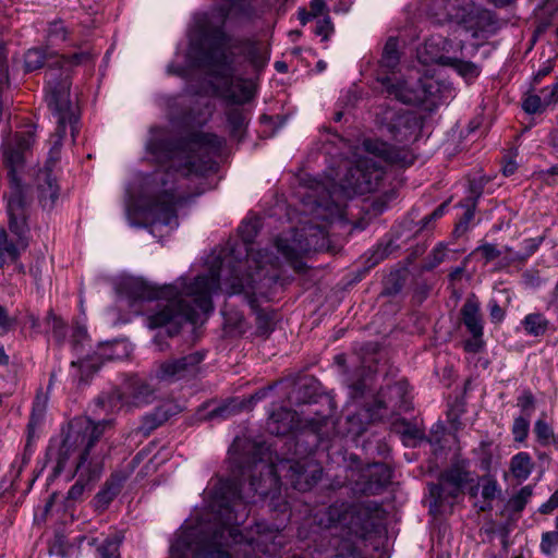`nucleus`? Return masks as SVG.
<instances>
[{
    "instance_id": "de8ad7c7",
    "label": "nucleus",
    "mask_w": 558,
    "mask_h": 558,
    "mask_svg": "<svg viewBox=\"0 0 558 558\" xmlns=\"http://www.w3.org/2000/svg\"><path fill=\"white\" fill-rule=\"evenodd\" d=\"M532 494H533V489L530 485L522 487L515 495H513L508 500L509 509L514 512H521L525 508Z\"/></svg>"
},
{
    "instance_id": "0e129e2a",
    "label": "nucleus",
    "mask_w": 558,
    "mask_h": 558,
    "mask_svg": "<svg viewBox=\"0 0 558 558\" xmlns=\"http://www.w3.org/2000/svg\"><path fill=\"white\" fill-rule=\"evenodd\" d=\"M332 32H333V25H332L329 16H326V17L317 21L316 27L314 31V33L317 36H322L324 40H327Z\"/></svg>"
},
{
    "instance_id": "bf43d9fd",
    "label": "nucleus",
    "mask_w": 558,
    "mask_h": 558,
    "mask_svg": "<svg viewBox=\"0 0 558 558\" xmlns=\"http://www.w3.org/2000/svg\"><path fill=\"white\" fill-rule=\"evenodd\" d=\"M535 398L530 389H525L518 397V407L521 409V412L524 416L530 417L532 412L535 409Z\"/></svg>"
},
{
    "instance_id": "f704fd0d",
    "label": "nucleus",
    "mask_w": 558,
    "mask_h": 558,
    "mask_svg": "<svg viewBox=\"0 0 558 558\" xmlns=\"http://www.w3.org/2000/svg\"><path fill=\"white\" fill-rule=\"evenodd\" d=\"M542 243V238L539 239H526L523 241V251L522 252H513L510 247L506 246L505 251L508 253V256L504 257L502 266H509L517 262H524L530 256H532L538 248Z\"/></svg>"
},
{
    "instance_id": "393cba45",
    "label": "nucleus",
    "mask_w": 558,
    "mask_h": 558,
    "mask_svg": "<svg viewBox=\"0 0 558 558\" xmlns=\"http://www.w3.org/2000/svg\"><path fill=\"white\" fill-rule=\"evenodd\" d=\"M173 414L169 404H161L156 407L150 413L143 416L141 425L137 427V433L142 436H149L151 432L167 422Z\"/></svg>"
},
{
    "instance_id": "a211bd4d",
    "label": "nucleus",
    "mask_w": 558,
    "mask_h": 558,
    "mask_svg": "<svg viewBox=\"0 0 558 558\" xmlns=\"http://www.w3.org/2000/svg\"><path fill=\"white\" fill-rule=\"evenodd\" d=\"M128 475L123 471H116L106 480L100 490L93 498V507L98 512H104L120 494Z\"/></svg>"
},
{
    "instance_id": "e433bc0d",
    "label": "nucleus",
    "mask_w": 558,
    "mask_h": 558,
    "mask_svg": "<svg viewBox=\"0 0 558 558\" xmlns=\"http://www.w3.org/2000/svg\"><path fill=\"white\" fill-rule=\"evenodd\" d=\"M227 121L231 136L241 141L248 123L247 114L243 109L232 108L227 112Z\"/></svg>"
},
{
    "instance_id": "bb28decb",
    "label": "nucleus",
    "mask_w": 558,
    "mask_h": 558,
    "mask_svg": "<svg viewBox=\"0 0 558 558\" xmlns=\"http://www.w3.org/2000/svg\"><path fill=\"white\" fill-rule=\"evenodd\" d=\"M441 481L462 493L465 485L473 482L470 471L466 470L464 463H453L450 468L439 474Z\"/></svg>"
},
{
    "instance_id": "7c9ffc66",
    "label": "nucleus",
    "mask_w": 558,
    "mask_h": 558,
    "mask_svg": "<svg viewBox=\"0 0 558 558\" xmlns=\"http://www.w3.org/2000/svg\"><path fill=\"white\" fill-rule=\"evenodd\" d=\"M521 326L527 336L539 338L550 329L551 323L544 314L534 312L524 316L521 320Z\"/></svg>"
},
{
    "instance_id": "79ce46f5",
    "label": "nucleus",
    "mask_w": 558,
    "mask_h": 558,
    "mask_svg": "<svg viewBox=\"0 0 558 558\" xmlns=\"http://www.w3.org/2000/svg\"><path fill=\"white\" fill-rule=\"evenodd\" d=\"M46 324L51 328L52 337L58 344H62L66 336V324L57 316L52 310L47 313Z\"/></svg>"
},
{
    "instance_id": "4468645a",
    "label": "nucleus",
    "mask_w": 558,
    "mask_h": 558,
    "mask_svg": "<svg viewBox=\"0 0 558 558\" xmlns=\"http://www.w3.org/2000/svg\"><path fill=\"white\" fill-rule=\"evenodd\" d=\"M34 143V135L31 131L16 133L12 141L3 144L2 161L8 169L10 185L22 184L17 178L16 170L23 166L24 153Z\"/></svg>"
},
{
    "instance_id": "c03bdc74",
    "label": "nucleus",
    "mask_w": 558,
    "mask_h": 558,
    "mask_svg": "<svg viewBox=\"0 0 558 558\" xmlns=\"http://www.w3.org/2000/svg\"><path fill=\"white\" fill-rule=\"evenodd\" d=\"M253 96V88L245 84V82L241 81L230 88L228 98L233 104H244L250 101Z\"/></svg>"
},
{
    "instance_id": "052dcab7",
    "label": "nucleus",
    "mask_w": 558,
    "mask_h": 558,
    "mask_svg": "<svg viewBox=\"0 0 558 558\" xmlns=\"http://www.w3.org/2000/svg\"><path fill=\"white\" fill-rule=\"evenodd\" d=\"M447 256V248L444 244H438L428 255V263L425 266L426 270H432L445 262Z\"/></svg>"
},
{
    "instance_id": "6e6552de",
    "label": "nucleus",
    "mask_w": 558,
    "mask_h": 558,
    "mask_svg": "<svg viewBox=\"0 0 558 558\" xmlns=\"http://www.w3.org/2000/svg\"><path fill=\"white\" fill-rule=\"evenodd\" d=\"M377 80L390 97L403 104L423 106L427 110L437 106L441 89L434 77L424 76L415 83L395 81L388 75L378 76Z\"/></svg>"
},
{
    "instance_id": "0eeeda50",
    "label": "nucleus",
    "mask_w": 558,
    "mask_h": 558,
    "mask_svg": "<svg viewBox=\"0 0 558 558\" xmlns=\"http://www.w3.org/2000/svg\"><path fill=\"white\" fill-rule=\"evenodd\" d=\"M256 268L262 270L260 266H256ZM260 281V271H256L254 275H243L236 268H232L230 277L225 281V286L228 295L243 294L244 300L256 316V336L268 338L275 330L276 312L269 307L263 308L259 306L257 295L263 294Z\"/></svg>"
},
{
    "instance_id": "9b49d317",
    "label": "nucleus",
    "mask_w": 558,
    "mask_h": 558,
    "mask_svg": "<svg viewBox=\"0 0 558 558\" xmlns=\"http://www.w3.org/2000/svg\"><path fill=\"white\" fill-rule=\"evenodd\" d=\"M48 107L57 118V123L69 124L73 140L78 133V114L70 100V82L68 78L57 81L56 74L50 73L48 78Z\"/></svg>"
},
{
    "instance_id": "1a4fd4ad",
    "label": "nucleus",
    "mask_w": 558,
    "mask_h": 558,
    "mask_svg": "<svg viewBox=\"0 0 558 558\" xmlns=\"http://www.w3.org/2000/svg\"><path fill=\"white\" fill-rule=\"evenodd\" d=\"M343 460L345 469L351 472V475H347V478L354 494L378 495L391 482L392 471L385 463L376 462L362 468L360 458L354 453H350L348 457L344 456Z\"/></svg>"
},
{
    "instance_id": "69168bd1",
    "label": "nucleus",
    "mask_w": 558,
    "mask_h": 558,
    "mask_svg": "<svg viewBox=\"0 0 558 558\" xmlns=\"http://www.w3.org/2000/svg\"><path fill=\"white\" fill-rule=\"evenodd\" d=\"M396 247L397 245L392 241H389L386 245L379 244L372 256L374 258V264H377L378 262L386 258Z\"/></svg>"
},
{
    "instance_id": "7ed1b4c3",
    "label": "nucleus",
    "mask_w": 558,
    "mask_h": 558,
    "mask_svg": "<svg viewBox=\"0 0 558 558\" xmlns=\"http://www.w3.org/2000/svg\"><path fill=\"white\" fill-rule=\"evenodd\" d=\"M225 141L216 134L193 132L185 137L153 136L146 145L147 151L161 165L167 167L165 172L156 171L154 180L159 182L162 190L151 196L147 203V211L153 222L165 226H178L175 206L180 201L172 186L174 173L182 177L202 175L203 165L196 159V150L208 148L219 151Z\"/></svg>"
},
{
    "instance_id": "473e14b6",
    "label": "nucleus",
    "mask_w": 558,
    "mask_h": 558,
    "mask_svg": "<svg viewBox=\"0 0 558 558\" xmlns=\"http://www.w3.org/2000/svg\"><path fill=\"white\" fill-rule=\"evenodd\" d=\"M534 469V462L531 456L525 451H520L510 460V471L513 477L522 482L527 480Z\"/></svg>"
},
{
    "instance_id": "338daca9",
    "label": "nucleus",
    "mask_w": 558,
    "mask_h": 558,
    "mask_svg": "<svg viewBox=\"0 0 558 558\" xmlns=\"http://www.w3.org/2000/svg\"><path fill=\"white\" fill-rule=\"evenodd\" d=\"M225 1L227 2V4L221 5L219 9L223 16H228L235 10L242 11L244 2H245V0H225Z\"/></svg>"
},
{
    "instance_id": "4be33fe9",
    "label": "nucleus",
    "mask_w": 558,
    "mask_h": 558,
    "mask_svg": "<svg viewBox=\"0 0 558 558\" xmlns=\"http://www.w3.org/2000/svg\"><path fill=\"white\" fill-rule=\"evenodd\" d=\"M365 146L368 151L377 155L378 157H380L381 159L391 165L408 167L413 162V158L403 148H399L384 142L372 141H367L365 143Z\"/></svg>"
},
{
    "instance_id": "cd10ccee",
    "label": "nucleus",
    "mask_w": 558,
    "mask_h": 558,
    "mask_svg": "<svg viewBox=\"0 0 558 558\" xmlns=\"http://www.w3.org/2000/svg\"><path fill=\"white\" fill-rule=\"evenodd\" d=\"M478 485H481V495L483 501L478 506L480 512H487L493 510V501L500 495L501 489L498 485L497 480L486 474L478 478Z\"/></svg>"
},
{
    "instance_id": "c85d7f7f",
    "label": "nucleus",
    "mask_w": 558,
    "mask_h": 558,
    "mask_svg": "<svg viewBox=\"0 0 558 558\" xmlns=\"http://www.w3.org/2000/svg\"><path fill=\"white\" fill-rule=\"evenodd\" d=\"M105 360H111V355L109 354H100L95 352L93 355H87L86 357L72 361L71 366L78 367L81 373L80 381L87 384L89 377H92L104 364Z\"/></svg>"
},
{
    "instance_id": "5fc2aeb1",
    "label": "nucleus",
    "mask_w": 558,
    "mask_h": 558,
    "mask_svg": "<svg viewBox=\"0 0 558 558\" xmlns=\"http://www.w3.org/2000/svg\"><path fill=\"white\" fill-rule=\"evenodd\" d=\"M69 32L62 21H53L48 27V39L51 44L63 43L68 39Z\"/></svg>"
},
{
    "instance_id": "37998d69",
    "label": "nucleus",
    "mask_w": 558,
    "mask_h": 558,
    "mask_svg": "<svg viewBox=\"0 0 558 558\" xmlns=\"http://www.w3.org/2000/svg\"><path fill=\"white\" fill-rule=\"evenodd\" d=\"M5 255L12 260H16L20 256V251L16 244L9 241L7 231L0 228V267L5 263Z\"/></svg>"
},
{
    "instance_id": "a18cd8bd",
    "label": "nucleus",
    "mask_w": 558,
    "mask_h": 558,
    "mask_svg": "<svg viewBox=\"0 0 558 558\" xmlns=\"http://www.w3.org/2000/svg\"><path fill=\"white\" fill-rule=\"evenodd\" d=\"M87 488L90 489V486L86 485L85 475L80 474L77 481L68 490L65 497V508H70L75 502L82 500L83 495Z\"/></svg>"
},
{
    "instance_id": "58836bf2",
    "label": "nucleus",
    "mask_w": 558,
    "mask_h": 558,
    "mask_svg": "<svg viewBox=\"0 0 558 558\" xmlns=\"http://www.w3.org/2000/svg\"><path fill=\"white\" fill-rule=\"evenodd\" d=\"M122 532L116 531L108 535L102 544L98 547L101 558H120V546L123 542Z\"/></svg>"
},
{
    "instance_id": "f03ea898",
    "label": "nucleus",
    "mask_w": 558,
    "mask_h": 558,
    "mask_svg": "<svg viewBox=\"0 0 558 558\" xmlns=\"http://www.w3.org/2000/svg\"><path fill=\"white\" fill-rule=\"evenodd\" d=\"M220 288V272L211 268L207 274L189 281L181 277L173 284L151 286L141 279H130L121 289L131 305L137 301L157 300L156 310L148 316V326H171L169 335L178 332L184 323L195 324L201 315L214 310L211 296Z\"/></svg>"
},
{
    "instance_id": "2eb2a0df",
    "label": "nucleus",
    "mask_w": 558,
    "mask_h": 558,
    "mask_svg": "<svg viewBox=\"0 0 558 558\" xmlns=\"http://www.w3.org/2000/svg\"><path fill=\"white\" fill-rule=\"evenodd\" d=\"M204 360L202 352H191L184 356L169 359L162 362L157 371V377L160 380L177 381L194 375Z\"/></svg>"
},
{
    "instance_id": "c756f323",
    "label": "nucleus",
    "mask_w": 558,
    "mask_h": 558,
    "mask_svg": "<svg viewBox=\"0 0 558 558\" xmlns=\"http://www.w3.org/2000/svg\"><path fill=\"white\" fill-rule=\"evenodd\" d=\"M434 60L440 65L452 68L462 77L466 80L475 78L481 73L480 66L471 61H464L462 59L452 58L444 54L435 58Z\"/></svg>"
},
{
    "instance_id": "680f3d73",
    "label": "nucleus",
    "mask_w": 558,
    "mask_h": 558,
    "mask_svg": "<svg viewBox=\"0 0 558 558\" xmlns=\"http://www.w3.org/2000/svg\"><path fill=\"white\" fill-rule=\"evenodd\" d=\"M258 233L257 222L254 220L243 221L239 227V234L243 242L252 243Z\"/></svg>"
},
{
    "instance_id": "4d7b16f0",
    "label": "nucleus",
    "mask_w": 558,
    "mask_h": 558,
    "mask_svg": "<svg viewBox=\"0 0 558 558\" xmlns=\"http://www.w3.org/2000/svg\"><path fill=\"white\" fill-rule=\"evenodd\" d=\"M534 433L542 445H548L551 439L555 440L553 428L544 420H537L535 422Z\"/></svg>"
},
{
    "instance_id": "09e8293b",
    "label": "nucleus",
    "mask_w": 558,
    "mask_h": 558,
    "mask_svg": "<svg viewBox=\"0 0 558 558\" xmlns=\"http://www.w3.org/2000/svg\"><path fill=\"white\" fill-rule=\"evenodd\" d=\"M447 15L452 19H464L469 11L470 0H444Z\"/></svg>"
},
{
    "instance_id": "dca6fc26",
    "label": "nucleus",
    "mask_w": 558,
    "mask_h": 558,
    "mask_svg": "<svg viewBox=\"0 0 558 558\" xmlns=\"http://www.w3.org/2000/svg\"><path fill=\"white\" fill-rule=\"evenodd\" d=\"M121 387L124 393V404H126L128 410L151 404L157 398L156 389L136 375L128 377L121 384Z\"/></svg>"
},
{
    "instance_id": "5701e85b",
    "label": "nucleus",
    "mask_w": 558,
    "mask_h": 558,
    "mask_svg": "<svg viewBox=\"0 0 558 558\" xmlns=\"http://www.w3.org/2000/svg\"><path fill=\"white\" fill-rule=\"evenodd\" d=\"M256 537H252L250 544L264 554H274L281 542H276L280 536V527L266 522L255 523Z\"/></svg>"
},
{
    "instance_id": "4c0bfd02",
    "label": "nucleus",
    "mask_w": 558,
    "mask_h": 558,
    "mask_svg": "<svg viewBox=\"0 0 558 558\" xmlns=\"http://www.w3.org/2000/svg\"><path fill=\"white\" fill-rule=\"evenodd\" d=\"M399 40L396 37H390L385 44L380 68L386 69L389 72H393L400 63V53L398 50Z\"/></svg>"
},
{
    "instance_id": "39448f33",
    "label": "nucleus",
    "mask_w": 558,
    "mask_h": 558,
    "mask_svg": "<svg viewBox=\"0 0 558 558\" xmlns=\"http://www.w3.org/2000/svg\"><path fill=\"white\" fill-rule=\"evenodd\" d=\"M213 510L220 524L211 532L190 530L182 533L170 547L171 558H232L227 547L241 542L240 524H228L223 512Z\"/></svg>"
},
{
    "instance_id": "6ab92c4d",
    "label": "nucleus",
    "mask_w": 558,
    "mask_h": 558,
    "mask_svg": "<svg viewBox=\"0 0 558 558\" xmlns=\"http://www.w3.org/2000/svg\"><path fill=\"white\" fill-rule=\"evenodd\" d=\"M429 512L433 514L442 513L446 507H451L461 494L447 483L438 478V483L428 484Z\"/></svg>"
},
{
    "instance_id": "8fccbe9b",
    "label": "nucleus",
    "mask_w": 558,
    "mask_h": 558,
    "mask_svg": "<svg viewBox=\"0 0 558 558\" xmlns=\"http://www.w3.org/2000/svg\"><path fill=\"white\" fill-rule=\"evenodd\" d=\"M549 104L546 102V97L542 99L538 95L529 94L522 101V109L529 114L543 112Z\"/></svg>"
},
{
    "instance_id": "6e6d98bb",
    "label": "nucleus",
    "mask_w": 558,
    "mask_h": 558,
    "mask_svg": "<svg viewBox=\"0 0 558 558\" xmlns=\"http://www.w3.org/2000/svg\"><path fill=\"white\" fill-rule=\"evenodd\" d=\"M90 58L92 57L88 52H83V51L75 52L70 56L56 53V64L59 68H63L65 64L77 65V64H82L84 62L89 61Z\"/></svg>"
},
{
    "instance_id": "f3484780",
    "label": "nucleus",
    "mask_w": 558,
    "mask_h": 558,
    "mask_svg": "<svg viewBox=\"0 0 558 558\" xmlns=\"http://www.w3.org/2000/svg\"><path fill=\"white\" fill-rule=\"evenodd\" d=\"M227 43L226 34L217 31L207 48H201L195 57V62L199 68L217 72L228 64V57L225 50Z\"/></svg>"
},
{
    "instance_id": "603ef678",
    "label": "nucleus",
    "mask_w": 558,
    "mask_h": 558,
    "mask_svg": "<svg viewBox=\"0 0 558 558\" xmlns=\"http://www.w3.org/2000/svg\"><path fill=\"white\" fill-rule=\"evenodd\" d=\"M332 558H365L362 551L350 539H343L338 545Z\"/></svg>"
},
{
    "instance_id": "49530a36",
    "label": "nucleus",
    "mask_w": 558,
    "mask_h": 558,
    "mask_svg": "<svg viewBox=\"0 0 558 558\" xmlns=\"http://www.w3.org/2000/svg\"><path fill=\"white\" fill-rule=\"evenodd\" d=\"M69 124H59L57 123V128L51 135L50 142L51 147L49 151V160L57 161L60 158V150L62 147L63 138L66 134V126Z\"/></svg>"
},
{
    "instance_id": "e2e57ef3",
    "label": "nucleus",
    "mask_w": 558,
    "mask_h": 558,
    "mask_svg": "<svg viewBox=\"0 0 558 558\" xmlns=\"http://www.w3.org/2000/svg\"><path fill=\"white\" fill-rule=\"evenodd\" d=\"M476 253H480L486 263H489L501 256L502 252L497 248L495 244L485 243L480 245L476 250Z\"/></svg>"
},
{
    "instance_id": "3c124183",
    "label": "nucleus",
    "mask_w": 558,
    "mask_h": 558,
    "mask_svg": "<svg viewBox=\"0 0 558 558\" xmlns=\"http://www.w3.org/2000/svg\"><path fill=\"white\" fill-rule=\"evenodd\" d=\"M558 548V517L556 518V530L545 532L542 535L541 550L547 556H553Z\"/></svg>"
},
{
    "instance_id": "20e7f679",
    "label": "nucleus",
    "mask_w": 558,
    "mask_h": 558,
    "mask_svg": "<svg viewBox=\"0 0 558 558\" xmlns=\"http://www.w3.org/2000/svg\"><path fill=\"white\" fill-rule=\"evenodd\" d=\"M112 418L99 421L87 418L84 425L74 422L70 423L65 429L63 428L60 438L51 439L46 450L47 462L54 463L52 475L54 477L59 476L63 472L72 453L80 448L82 450L78 457L77 468L82 469L97 444L104 437L105 433L112 428Z\"/></svg>"
},
{
    "instance_id": "aec40b11",
    "label": "nucleus",
    "mask_w": 558,
    "mask_h": 558,
    "mask_svg": "<svg viewBox=\"0 0 558 558\" xmlns=\"http://www.w3.org/2000/svg\"><path fill=\"white\" fill-rule=\"evenodd\" d=\"M123 395L121 385L100 392L93 401L92 413L99 416L101 414H114L122 409H126Z\"/></svg>"
},
{
    "instance_id": "2f4dec72",
    "label": "nucleus",
    "mask_w": 558,
    "mask_h": 558,
    "mask_svg": "<svg viewBox=\"0 0 558 558\" xmlns=\"http://www.w3.org/2000/svg\"><path fill=\"white\" fill-rule=\"evenodd\" d=\"M293 427V413L284 408L270 414L267 428L271 434L286 435Z\"/></svg>"
},
{
    "instance_id": "a19ab883",
    "label": "nucleus",
    "mask_w": 558,
    "mask_h": 558,
    "mask_svg": "<svg viewBox=\"0 0 558 558\" xmlns=\"http://www.w3.org/2000/svg\"><path fill=\"white\" fill-rule=\"evenodd\" d=\"M304 231L306 240V244L304 246L305 251L317 250L325 245L326 231L324 227L317 225L308 226Z\"/></svg>"
},
{
    "instance_id": "72a5a7b5",
    "label": "nucleus",
    "mask_w": 558,
    "mask_h": 558,
    "mask_svg": "<svg viewBox=\"0 0 558 558\" xmlns=\"http://www.w3.org/2000/svg\"><path fill=\"white\" fill-rule=\"evenodd\" d=\"M243 54L255 71H262L269 60V52L259 43L248 41L243 50Z\"/></svg>"
},
{
    "instance_id": "f257e3e1",
    "label": "nucleus",
    "mask_w": 558,
    "mask_h": 558,
    "mask_svg": "<svg viewBox=\"0 0 558 558\" xmlns=\"http://www.w3.org/2000/svg\"><path fill=\"white\" fill-rule=\"evenodd\" d=\"M247 487L236 480L220 481L214 492L211 508L223 512L228 524H241L248 517L247 506L279 490L282 480L299 492L312 489L322 478L323 469L313 458L281 459L277 463L255 461Z\"/></svg>"
},
{
    "instance_id": "a878e982",
    "label": "nucleus",
    "mask_w": 558,
    "mask_h": 558,
    "mask_svg": "<svg viewBox=\"0 0 558 558\" xmlns=\"http://www.w3.org/2000/svg\"><path fill=\"white\" fill-rule=\"evenodd\" d=\"M56 64V53L48 52L47 49L33 48L27 50L24 57V66L26 72H32L44 66H48L50 73H53Z\"/></svg>"
},
{
    "instance_id": "774afa93",
    "label": "nucleus",
    "mask_w": 558,
    "mask_h": 558,
    "mask_svg": "<svg viewBox=\"0 0 558 558\" xmlns=\"http://www.w3.org/2000/svg\"><path fill=\"white\" fill-rule=\"evenodd\" d=\"M488 307L492 322L500 323L504 320L506 313L496 301H490Z\"/></svg>"
},
{
    "instance_id": "ea45409f",
    "label": "nucleus",
    "mask_w": 558,
    "mask_h": 558,
    "mask_svg": "<svg viewBox=\"0 0 558 558\" xmlns=\"http://www.w3.org/2000/svg\"><path fill=\"white\" fill-rule=\"evenodd\" d=\"M76 471H78L80 474L85 475V483L87 486H89L92 483L100 478V475L102 473V466L100 461L98 460V456L95 454V449L90 453L84 466L82 469H78L76 466Z\"/></svg>"
},
{
    "instance_id": "c9c22d12",
    "label": "nucleus",
    "mask_w": 558,
    "mask_h": 558,
    "mask_svg": "<svg viewBox=\"0 0 558 558\" xmlns=\"http://www.w3.org/2000/svg\"><path fill=\"white\" fill-rule=\"evenodd\" d=\"M39 201L44 207H52L59 197V186L51 172L44 173V182L38 185Z\"/></svg>"
},
{
    "instance_id": "f8f14e48",
    "label": "nucleus",
    "mask_w": 558,
    "mask_h": 558,
    "mask_svg": "<svg viewBox=\"0 0 558 558\" xmlns=\"http://www.w3.org/2000/svg\"><path fill=\"white\" fill-rule=\"evenodd\" d=\"M26 199L25 189L22 184L14 183L10 185L8 196L9 229L17 236V245L25 248L27 246L26 234L28 228L26 225Z\"/></svg>"
},
{
    "instance_id": "412c9836",
    "label": "nucleus",
    "mask_w": 558,
    "mask_h": 558,
    "mask_svg": "<svg viewBox=\"0 0 558 558\" xmlns=\"http://www.w3.org/2000/svg\"><path fill=\"white\" fill-rule=\"evenodd\" d=\"M483 194V185L473 180L469 183V193L468 196L464 197L460 203L459 206L464 209V213L460 220L457 222L454 232L462 234L469 229L470 222L473 220L475 210L477 207L478 199L481 198Z\"/></svg>"
},
{
    "instance_id": "864d4df0",
    "label": "nucleus",
    "mask_w": 558,
    "mask_h": 558,
    "mask_svg": "<svg viewBox=\"0 0 558 558\" xmlns=\"http://www.w3.org/2000/svg\"><path fill=\"white\" fill-rule=\"evenodd\" d=\"M530 430V420L524 415H520L514 418L512 425V435L515 441L523 442L527 436Z\"/></svg>"
},
{
    "instance_id": "423d86ee",
    "label": "nucleus",
    "mask_w": 558,
    "mask_h": 558,
    "mask_svg": "<svg viewBox=\"0 0 558 558\" xmlns=\"http://www.w3.org/2000/svg\"><path fill=\"white\" fill-rule=\"evenodd\" d=\"M379 508L375 501H336L318 510L314 520L322 529H339L350 536L364 538L369 532L372 514Z\"/></svg>"
},
{
    "instance_id": "b1692460",
    "label": "nucleus",
    "mask_w": 558,
    "mask_h": 558,
    "mask_svg": "<svg viewBox=\"0 0 558 558\" xmlns=\"http://www.w3.org/2000/svg\"><path fill=\"white\" fill-rule=\"evenodd\" d=\"M47 403H48V395L44 393L41 388L37 391L33 407L32 412L29 416V421L27 424V442L25 446V450H27L31 447V442L33 438L35 437V429L41 425L44 422L46 410H47Z\"/></svg>"
},
{
    "instance_id": "13d9d810",
    "label": "nucleus",
    "mask_w": 558,
    "mask_h": 558,
    "mask_svg": "<svg viewBox=\"0 0 558 558\" xmlns=\"http://www.w3.org/2000/svg\"><path fill=\"white\" fill-rule=\"evenodd\" d=\"M403 284L404 280L398 272L390 274L385 281L383 294L388 296L396 295L402 290Z\"/></svg>"
},
{
    "instance_id": "ddd939ff",
    "label": "nucleus",
    "mask_w": 558,
    "mask_h": 558,
    "mask_svg": "<svg viewBox=\"0 0 558 558\" xmlns=\"http://www.w3.org/2000/svg\"><path fill=\"white\" fill-rule=\"evenodd\" d=\"M461 319L472 338L464 341L463 348L466 352L477 353L484 347V325L480 308V302L473 295L468 298L460 310Z\"/></svg>"
},
{
    "instance_id": "9d476101",
    "label": "nucleus",
    "mask_w": 558,
    "mask_h": 558,
    "mask_svg": "<svg viewBox=\"0 0 558 558\" xmlns=\"http://www.w3.org/2000/svg\"><path fill=\"white\" fill-rule=\"evenodd\" d=\"M384 177V168L374 159L361 158L347 170L341 186L347 193H372L379 187Z\"/></svg>"
}]
</instances>
